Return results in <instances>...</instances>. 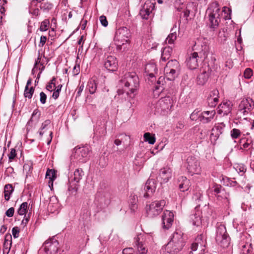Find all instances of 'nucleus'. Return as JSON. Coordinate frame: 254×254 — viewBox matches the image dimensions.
<instances>
[{
	"instance_id": "6",
	"label": "nucleus",
	"mask_w": 254,
	"mask_h": 254,
	"mask_svg": "<svg viewBox=\"0 0 254 254\" xmlns=\"http://www.w3.org/2000/svg\"><path fill=\"white\" fill-rule=\"evenodd\" d=\"M193 50L195 51L194 53H198L200 60L204 61L209 52L208 40L203 37L198 38L195 41Z\"/></svg>"
},
{
	"instance_id": "25",
	"label": "nucleus",
	"mask_w": 254,
	"mask_h": 254,
	"mask_svg": "<svg viewBox=\"0 0 254 254\" xmlns=\"http://www.w3.org/2000/svg\"><path fill=\"white\" fill-rule=\"evenodd\" d=\"M135 239V245L137 248V254H146L148 252V249L146 248L145 244L140 241V238L137 237Z\"/></svg>"
},
{
	"instance_id": "30",
	"label": "nucleus",
	"mask_w": 254,
	"mask_h": 254,
	"mask_svg": "<svg viewBox=\"0 0 254 254\" xmlns=\"http://www.w3.org/2000/svg\"><path fill=\"white\" fill-rule=\"evenodd\" d=\"M172 53V48L169 46L165 47L162 50L161 60L163 62H166L171 57Z\"/></svg>"
},
{
	"instance_id": "37",
	"label": "nucleus",
	"mask_w": 254,
	"mask_h": 254,
	"mask_svg": "<svg viewBox=\"0 0 254 254\" xmlns=\"http://www.w3.org/2000/svg\"><path fill=\"white\" fill-rule=\"evenodd\" d=\"M27 207H28V203L27 202H24L23 203H22L17 211V213L18 214H19V215H25V217L26 216V212H27Z\"/></svg>"
},
{
	"instance_id": "49",
	"label": "nucleus",
	"mask_w": 254,
	"mask_h": 254,
	"mask_svg": "<svg viewBox=\"0 0 254 254\" xmlns=\"http://www.w3.org/2000/svg\"><path fill=\"white\" fill-rule=\"evenodd\" d=\"M62 86L63 85L62 84H60L57 87L56 89L54 90V92L52 95V97L54 99H57L59 97L60 92L61 90Z\"/></svg>"
},
{
	"instance_id": "29",
	"label": "nucleus",
	"mask_w": 254,
	"mask_h": 254,
	"mask_svg": "<svg viewBox=\"0 0 254 254\" xmlns=\"http://www.w3.org/2000/svg\"><path fill=\"white\" fill-rule=\"evenodd\" d=\"M57 171L54 169L48 168L46 173V178L49 179V183H51L52 187L53 186V182L57 178Z\"/></svg>"
},
{
	"instance_id": "64",
	"label": "nucleus",
	"mask_w": 254,
	"mask_h": 254,
	"mask_svg": "<svg viewBox=\"0 0 254 254\" xmlns=\"http://www.w3.org/2000/svg\"><path fill=\"white\" fill-rule=\"evenodd\" d=\"M134 250L131 248H127L124 249L123 251V254H133Z\"/></svg>"
},
{
	"instance_id": "3",
	"label": "nucleus",
	"mask_w": 254,
	"mask_h": 254,
	"mask_svg": "<svg viewBox=\"0 0 254 254\" xmlns=\"http://www.w3.org/2000/svg\"><path fill=\"white\" fill-rule=\"evenodd\" d=\"M208 24L214 31L219 26L220 22L221 9L218 2L215 1L210 3L206 10Z\"/></svg>"
},
{
	"instance_id": "55",
	"label": "nucleus",
	"mask_w": 254,
	"mask_h": 254,
	"mask_svg": "<svg viewBox=\"0 0 254 254\" xmlns=\"http://www.w3.org/2000/svg\"><path fill=\"white\" fill-rule=\"evenodd\" d=\"M16 150L14 148H11L9 154L8 155L9 160L12 161L16 157Z\"/></svg>"
},
{
	"instance_id": "15",
	"label": "nucleus",
	"mask_w": 254,
	"mask_h": 254,
	"mask_svg": "<svg viewBox=\"0 0 254 254\" xmlns=\"http://www.w3.org/2000/svg\"><path fill=\"white\" fill-rule=\"evenodd\" d=\"M254 106V103L250 98L243 99L238 106V111L243 115L251 112Z\"/></svg>"
},
{
	"instance_id": "27",
	"label": "nucleus",
	"mask_w": 254,
	"mask_h": 254,
	"mask_svg": "<svg viewBox=\"0 0 254 254\" xmlns=\"http://www.w3.org/2000/svg\"><path fill=\"white\" fill-rule=\"evenodd\" d=\"M209 67H207V70H203L197 76V81L199 84L203 85L207 80L209 76Z\"/></svg>"
},
{
	"instance_id": "20",
	"label": "nucleus",
	"mask_w": 254,
	"mask_h": 254,
	"mask_svg": "<svg viewBox=\"0 0 254 254\" xmlns=\"http://www.w3.org/2000/svg\"><path fill=\"white\" fill-rule=\"evenodd\" d=\"M155 5L149 1H146L140 10L139 14L141 17L147 19L150 14L152 12Z\"/></svg>"
},
{
	"instance_id": "9",
	"label": "nucleus",
	"mask_w": 254,
	"mask_h": 254,
	"mask_svg": "<svg viewBox=\"0 0 254 254\" xmlns=\"http://www.w3.org/2000/svg\"><path fill=\"white\" fill-rule=\"evenodd\" d=\"M60 236V234H58L47 240L43 244L40 251L45 252L46 254H56L59 249V242L56 238H59Z\"/></svg>"
},
{
	"instance_id": "43",
	"label": "nucleus",
	"mask_w": 254,
	"mask_h": 254,
	"mask_svg": "<svg viewBox=\"0 0 254 254\" xmlns=\"http://www.w3.org/2000/svg\"><path fill=\"white\" fill-rule=\"evenodd\" d=\"M201 116V113H199V111L197 110H194L190 115V119L192 121H196L200 122V117Z\"/></svg>"
},
{
	"instance_id": "17",
	"label": "nucleus",
	"mask_w": 254,
	"mask_h": 254,
	"mask_svg": "<svg viewBox=\"0 0 254 254\" xmlns=\"http://www.w3.org/2000/svg\"><path fill=\"white\" fill-rule=\"evenodd\" d=\"M104 65L110 71H116L118 66L116 58L113 56H108L104 60Z\"/></svg>"
},
{
	"instance_id": "39",
	"label": "nucleus",
	"mask_w": 254,
	"mask_h": 254,
	"mask_svg": "<svg viewBox=\"0 0 254 254\" xmlns=\"http://www.w3.org/2000/svg\"><path fill=\"white\" fill-rule=\"evenodd\" d=\"M35 88L32 86L30 88L25 87L23 95L25 98L31 99L34 93Z\"/></svg>"
},
{
	"instance_id": "41",
	"label": "nucleus",
	"mask_w": 254,
	"mask_h": 254,
	"mask_svg": "<svg viewBox=\"0 0 254 254\" xmlns=\"http://www.w3.org/2000/svg\"><path fill=\"white\" fill-rule=\"evenodd\" d=\"M174 29L172 28L171 30V33L168 36L166 39V42L169 44H173L174 41L177 38V33L176 31H174Z\"/></svg>"
},
{
	"instance_id": "40",
	"label": "nucleus",
	"mask_w": 254,
	"mask_h": 254,
	"mask_svg": "<svg viewBox=\"0 0 254 254\" xmlns=\"http://www.w3.org/2000/svg\"><path fill=\"white\" fill-rule=\"evenodd\" d=\"M39 110L38 109H35L32 114V115H31V118L28 121V122H27V126H32V122H33L34 121H38V119H39V116H40V113L37 115L38 113H39Z\"/></svg>"
},
{
	"instance_id": "11",
	"label": "nucleus",
	"mask_w": 254,
	"mask_h": 254,
	"mask_svg": "<svg viewBox=\"0 0 254 254\" xmlns=\"http://www.w3.org/2000/svg\"><path fill=\"white\" fill-rule=\"evenodd\" d=\"M206 245V241L203 235L197 236L195 242L191 244V252L190 254H203Z\"/></svg>"
},
{
	"instance_id": "38",
	"label": "nucleus",
	"mask_w": 254,
	"mask_h": 254,
	"mask_svg": "<svg viewBox=\"0 0 254 254\" xmlns=\"http://www.w3.org/2000/svg\"><path fill=\"white\" fill-rule=\"evenodd\" d=\"M144 140L146 142H148L150 144H153L156 140L155 134H151L149 132H146L143 135Z\"/></svg>"
},
{
	"instance_id": "7",
	"label": "nucleus",
	"mask_w": 254,
	"mask_h": 254,
	"mask_svg": "<svg viewBox=\"0 0 254 254\" xmlns=\"http://www.w3.org/2000/svg\"><path fill=\"white\" fill-rule=\"evenodd\" d=\"M215 240L217 244L222 248H225L229 246L230 238L224 225L220 224L217 227Z\"/></svg>"
},
{
	"instance_id": "26",
	"label": "nucleus",
	"mask_w": 254,
	"mask_h": 254,
	"mask_svg": "<svg viewBox=\"0 0 254 254\" xmlns=\"http://www.w3.org/2000/svg\"><path fill=\"white\" fill-rule=\"evenodd\" d=\"M156 65L154 64H147L145 67V72L151 78L154 77L155 73L157 72Z\"/></svg>"
},
{
	"instance_id": "54",
	"label": "nucleus",
	"mask_w": 254,
	"mask_h": 254,
	"mask_svg": "<svg viewBox=\"0 0 254 254\" xmlns=\"http://www.w3.org/2000/svg\"><path fill=\"white\" fill-rule=\"evenodd\" d=\"M20 232V229L17 227H14L12 229V234L14 239L17 238L19 237V234Z\"/></svg>"
},
{
	"instance_id": "59",
	"label": "nucleus",
	"mask_w": 254,
	"mask_h": 254,
	"mask_svg": "<svg viewBox=\"0 0 254 254\" xmlns=\"http://www.w3.org/2000/svg\"><path fill=\"white\" fill-rule=\"evenodd\" d=\"M47 95L43 92H41L40 93V101L41 104H44L46 102Z\"/></svg>"
},
{
	"instance_id": "4",
	"label": "nucleus",
	"mask_w": 254,
	"mask_h": 254,
	"mask_svg": "<svg viewBox=\"0 0 254 254\" xmlns=\"http://www.w3.org/2000/svg\"><path fill=\"white\" fill-rule=\"evenodd\" d=\"M186 243L183 234L181 232H174L170 241L166 245L165 250L171 254H177L182 250Z\"/></svg>"
},
{
	"instance_id": "23",
	"label": "nucleus",
	"mask_w": 254,
	"mask_h": 254,
	"mask_svg": "<svg viewBox=\"0 0 254 254\" xmlns=\"http://www.w3.org/2000/svg\"><path fill=\"white\" fill-rule=\"evenodd\" d=\"M178 183L179 188L181 191L185 192L189 190L190 186V182L186 177H180L178 179Z\"/></svg>"
},
{
	"instance_id": "45",
	"label": "nucleus",
	"mask_w": 254,
	"mask_h": 254,
	"mask_svg": "<svg viewBox=\"0 0 254 254\" xmlns=\"http://www.w3.org/2000/svg\"><path fill=\"white\" fill-rule=\"evenodd\" d=\"M56 78L53 77L51 80L50 82L46 86V89L50 92H52L56 89L57 87L56 86Z\"/></svg>"
},
{
	"instance_id": "52",
	"label": "nucleus",
	"mask_w": 254,
	"mask_h": 254,
	"mask_svg": "<svg viewBox=\"0 0 254 254\" xmlns=\"http://www.w3.org/2000/svg\"><path fill=\"white\" fill-rule=\"evenodd\" d=\"M241 131L240 130L234 128L231 131V136L233 139L237 138L240 135Z\"/></svg>"
},
{
	"instance_id": "12",
	"label": "nucleus",
	"mask_w": 254,
	"mask_h": 254,
	"mask_svg": "<svg viewBox=\"0 0 254 254\" xmlns=\"http://www.w3.org/2000/svg\"><path fill=\"white\" fill-rule=\"evenodd\" d=\"M187 169L191 175L199 174L201 172V167L198 160L193 156H190L187 159Z\"/></svg>"
},
{
	"instance_id": "14",
	"label": "nucleus",
	"mask_w": 254,
	"mask_h": 254,
	"mask_svg": "<svg viewBox=\"0 0 254 254\" xmlns=\"http://www.w3.org/2000/svg\"><path fill=\"white\" fill-rule=\"evenodd\" d=\"M156 188V184L154 180L148 179L141 190L144 197L148 198L152 196Z\"/></svg>"
},
{
	"instance_id": "8",
	"label": "nucleus",
	"mask_w": 254,
	"mask_h": 254,
	"mask_svg": "<svg viewBox=\"0 0 254 254\" xmlns=\"http://www.w3.org/2000/svg\"><path fill=\"white\" fill-rule=\"evenodd\" d=\"M90 151L91 148L89 146L76 147L71 155V160H75L82 163L85 162L89 158Z\"/></svg>"
},
{
	"instance_id": "57",
	"label": "nucleus",
	"mask_w": 254,
	"mask_h": 254,
	"mask_svg": "<svg viewBox=\"0 0 254 254\" xmlns=\"http://www.w3.org/2000/svg\"><path fill=\"white\" fill-rule=\"evenodd\" d=\"M132 201H130V208L131 211H135L137 208L136 198L134 196L132 198Z\"/></svg>"
},
{
	"instance_id": "19",
	"label": "nucleus",
	"mask_w": 254,
	"mask_h": 254,
	"mask_svg": "<svg viewBox=\"0 0 254 254\" xmlns=\"http://www.w3.org/2000/svg\"><path fill=\"white\" fill-rule=\"evenodd\" d=\"M172 170L169 167L166 166L160 169L157 178L161 181V183H165L172 178Z\"/></svg>"
},
{
	"instance_id": "53",
	"label": "nucleus",
	"mask_w": 254,
	"mask_h": 254,
	"mask_svg": "<svg viewBox=\"0 0 254 254\" xmlns=\"http://www.w3.org/2000/svg\"><path fill=\"white\" fill-rule=\"evenodd\" d=\"M253 74V71L252 69L250 68H247L245 69L244 76L245 78L250 79Z\"/></svg>"
},
{
	"instance_id": "60",
	"label": "nucleus",
	"mask_w": 254,
	"mask_h": 254,
	"mask_svg": "<svg viewBox=\"0 0 254 254\" xmlns=\"http://www.w3.org/2000/svg\"><path fill=\"white\" fill-rule=\"evenodd\" d=\"M14 213V208L12 207L9 208L8 209L5 213V214L6 216L8 217H11L13 216Z\"/></svg>"
},
{
	"instance_id": "46",
	"label": "nucleus",
	"mask_w": 254,
	"mask_h": 254,
	"mask_svg": "<svg viewBox=\"0 0 254 254\" xmlns=\"http://www.w3.org/2000/svg\"><path fill=\"white\" fill-rule=\"evenodd\" d=\"M49 25V20L48 19H45L41 22L39 30L41 31H46L48 29Z\"/></svg>"
},
{
	"instance_id": "62",
	"label": "nucleus",
	"mask_w": 254,
	"mask_h": 254,
	"mask_svg": "<svg viewBox=\"0 0 254 254\" xmlns=\"http://www.w3.org/2000/svg\"><path fill=\"white\" fill-rule=\"evenodd\" d=\"M12 242V236L10 234H6L4 237V241L3 244L9 245V243Z\"/></svg>"
},
{
	"instance_id": "34",
	"label": "nucleus",
	"mask_w": 254,
	"mask_h": 254,
	"mask_svg": "<svg viewBox=\"0 0 254 254\" xmlns=\"http://www.w3.org/2000/svg\"><path fill=\"white\" fill-rule=\"evenodd\" d=\"M14 191V188L12 185L8 184L5 185L4 188V198L6 201H8L10 199V195Z\"/></svg>"
},
{
	"instance_id": "32",
	"label": "nucleus",
	"mask_w": 254,
	"mask_h": 254,
	"mask_svg": "<svg viewBox=\"0 0 254 254\" xmlns=\"http://www.w3.org/2000/svg\"><path fill=\"white\" fill-rule=\"evenodd\" d=\"M172 68L175 69L176 70H180L179 63L177 60H174L169 61L164 68V71H168L169 69Z\"/></svg>"
},
{
	"instance_id": "33",
	"label": "nucleus",
	"mask_w": 254,
	"mask_h": 254,
	"mask_svg": "<svg viewBox=\"0 0 254 254\" xmlns=\"http://www.w3.org/2000/svg\"><path fill=\"white\" fill-rule=\"evenodd\" d=\"M180 70H176L175 69H169L168 71H164L165 75L168 80L171 81L175 79L179 73Z\"/></svg>"
},
{
	"instance_id": "35",
	"label": "nucleus",
	"mask_w": 254,
	"mask_h": 254,
	"mask_svg": "<svg viewBox=\"0 0 254 254\" xmlns=\"http://www.w3.org/2000/svg\"><path fill=\"white\" fill-rule=\"evenodd\" d=\"M190 220L194 226H199L201 223V219L199 213L191 214L190 215Z\"/></svg>"
},
{
	"instance_id": "28",
	"label": "nucleus",
	"mask_w": 254,
	"mask_h": 254,
	"mask_svg": "<svg viewBox=\"0 0 254 254\" xmlns=\"http://www.w3.org/2000/svg\"><path fill=\"white\" fill-rule=\"evenodd\" d=\"M97 87V82L95 79L92 78L88 81L86 90L88 91L91 94H93L96 92Z\"/></svg>"
},
{
	"instance_id": "1",
	"label": "nucleus",
	"mask_w": 254,
	"mask_h": 254,
	"mask_svg": "<svg viewBox=\"0 0 254 254\" xmlns=\"http://www.w3.org/2000/svg\"><path fill=\"white\" fill-rule=\"evenodd\" d=\"M120 85L124 89H118L119 96L124 98L125 100L133 98L139 86L138 77L135 72H127L120 79Z\"/></svg>"
},
{
	"instance_id": "16",
	"label": "nucleus",
	"mask_w": 254,
	"mask_h": 254,
	"mask_svg": "<svg viewBox=\"0 0 254 254\" xmlns=\"http://www.w3.org/2000/svg\"><path fill=\"white\" fill-rule=\"evenodd\" d=\"M173 220V213L169 210L164 211L162 216V225L163 229H169L172 225Z\"/></svg>"
},
{
	"instance_id": "24",
	"label": "nucleus",
	"mask_w": 254,
	"mask_h": 254,
	"mask_svg": "<svg viewBox=\"0 0 254 254\" xmlns=\"http://www.w3.org/2000/svg\"><path fill=\"white\" fill-rule=\"evenodd\" d=\"M201 113V116L200 117V122L203 123H207L211 121L213 118L215 111L213 110L211 111H204Z\"/></svg>"
},
{
	"instance_id": "18",
	"label": "nucleus",
	"mask_w": 254,
	"mask_h": 254,
	"mask_svg": "<svg viewBox=\"0 0 254 254\" xmlns=\"http://www.w3.org/2000/svg\"><path fill=\"white\" fill-rule=\"evenodd\" d=\"M202 62L200 60L199 55L198 53H194L191 54L190 56L186 60L187 65L190 69H196L198 66V63Z\"/></svg>"
},
{
	"instance_id": "22",
	"label": "nucleus",
	"mask_w": 254,
	"mask_h": 254,
	"mask_svg": "<svg viewBox=\"0 0 254 254\" xmlns=\"http://www.w3.org/2000/svg\"><path fill=\"white\" fill-rule=\"evenodd\" d=\"M232 103L230 101L221 103L218 107L217 110L218 114L227 115L232 110Z\"/></svg>"
},
{
	"instance_id": "58",
	"label": "nucleus",
	"mask_w": 254,
	"mask_h": 254,
	"mask_svg": "<svg viewBox=\"0 0 254 254\" xmlns=\"http://www.w3.org/2000/svg\"><path fill=\"white\" fill-rule=\"evenodd\" d=\"M201 197H202V194L200 191H199L198 192H196L195 194H193L192 198L197 203H198L199 202V201L201 200Z\"/></svg>"
},
{
	"instance_id": "48",
	"label": "nucleus",
	"mask_w": 254,
	"mask_h": 254,
	"mask_svg": "<svg viewBox=\"0 0 254 254\" xmlns=\"http://www.w3.org/2000/svg\"><path fill=\"white\" fill-rule=\"evenodd\" d=\"M40 9L38 7H32L31 3L29 6V12L33 15L38 16L40 14Z\"/></svg>"
},
{
	"instance_id": "51",
	"label": "nucleus",
	"mask_w": 254,
	"mask_h": 254,
	"mask_svg": "<svg viewBox=\"0 0 254 254\" xmlns=\"http://www.w3.org/2000/svg\"><path fill=\"white\" fill-rule=\"evenodd\" d=\"M251 251L250 245L245 244L242 246L241 254H248Z\"/></svg>"
},
{
	"instance_id": "21",
	"label": "nucleus",
	"mask_w": 254,
	"mask_h": 254,
	"mask_svg": "<svg viewBox=\"0 0 254 254\" xmlns=\"http://www.w3.org/2000/svg\"><path fill=\"white\" fill-rule=\"evenodd\" d=\"M219 92L217 89L211 91L208 95L206 101L208 106L210 107H214L219 101Z\"/></svg>"
},
{
	"instance_id": "63",
	"label": "nucleus",
	"mask_w": 254,
	"mask_h": 254,
	"mask_svg": "<svg viewBox=\"0 0 254 254\" xmlns=\"http://www.w3.org/2000/svg\"><path fill=\"white\" fill-rule=\"evenodd\" d=\"M84 88V83L79 84L77 91L76 97L80 96Z\"/></svg>"
},
{
	"instance_id": "42",
	"label": "nucleus",
	"mask_w": 254,
	"mask_h": 254,
	"mask_svg": "<svg viewBox=\"0 0 254 254\" xmlns=\"http://www.w3.org/2000/svg\"><path fill=\"white\" fill-rule=\"evenodd\" d=\"M224 13V18L225 20L230 19L231 18V9L227 7L226 6H224L222 10H221V14Z\"/></svg>"
},
{
	"instance_id": "2",
	"label": "nucleus",
	"mask_w": 254,
	"mask_h": 254,
	"mask_svg": "<svg viewBox=\"0 0 254 254\" xmlns=\"http://www.w3.org/2000/svg\"><path fill=\"white\" fill-rule=\"evenodd\" d=\"M84 175L81 169H76L73 173L68 175V188L66 201L73 200L75 198L78 189V184Z\"/></svg>"
},
{
	"instance_id": "47",
	"label": "nucleus",
	"mask_w": 254,
	"mask_h": 254,
	"mask_svg": "<svg viewBox=\"0 0 254 254\" xmlns=\"http://www.w3.org/2000/svg\"><path fill=\"white\" fill-rule=\"evenodd\" d=\"M119 138L122 141V143L127 146V143L130 141V137L128 135L125 134H121L118 136Z\"/></svg>"
},
{
	"instance_id": "44",
	"label": "nucleus",
	"mask_w": 254,
	"mask_h": 254,
	"mask_svg": "<svg viewBox=\"0 0 254 254\" xmlns=\"http://www.w3.org/2000/svg\"><path fill=\"white\" fill-rule=\"evenodd\" d=\"M165 82V79L164 77L160 76L157 82V85L155 87V90L160 89L162 91L164 88L162 86L164 85V83Z\"/></svg>"
},
{
	"instance_id": "50",
	"label": "nucleus",
	"mask_w": 254,
	"mask_h": 254,
	"mask_svg": "<svg viewBox=\"0 0 254 254\" xmlns=\"http://www.w3.org/2000/svg\"><path fill=\"white\" fill-rule=\"evenodd\" d=\"M223 190L222 187L219 185H215L213 187V191L215 195L221 193Z\"/></svg>"
},
{
	"instance_id": "10",
	"label": "nucleus",
	"mask_w": 254,
	"mask_h": 254,
	"mask_svg": "<svg viewBox=\"0 0 254 254\" xmlns=\"http://www.w3.org/2000/svg\"><path fill=\"white\" fill-rule=\"evenodd\" d=\"M165 205L166 201L164 199L156 200L148 205H146V211L147 216L150 218H153L158 215L162 211Z\"/></svg>"
},
{
	"instance_id": "31",
	"label": "nucleus",
	"mask_w": 254,
	"mask_h": 254,
	"mask_svg": "<svg viewBox=\"0 0 254 254\" xmlns=\"http://www.w3.org/2000/svg\"><path fill=\"white\" fill-rule=\"evenodd\" d=\"M53 4L50 2L41 3L38 6L41 11L44 13H48L53 9Z\"/></svg>"
},
{
	"instance_id": "36",
	"label": "nucleus",
	"mask_w": 254,
	"mask_h": 254,
	"mask_svg": "<svg viewBox=\"0 0 254 254\" xmlns=\"http://www.w3.org/2000/svg\"><path fill=\"white\" fill-rule=\"evenodd\" d=\"M236 171L241 176H243L247 170L246 166L243 164H237L234 166Z\"/></svg>"
},
{
	"instance_id": "13",
	"label": "nucleus",
	"mask_w": 254,
	"mask_h": 254,
	"mask_svg": "<svg viewBox=\"0 0 254 254\" xmlns=\"http://www.w3.org/2000/svg\"><path fill=\"white\" fill-rule=\"evenodd\" d=\"M130 36L129 30L126 27H122L117 30L115 39L120 43L119 44L123 45L129 41Z\"/></svg>"
},
{
	"instance_id": "61",
	"label": "nucleus",
	"mask_w": 254,
	"mask_h": 254,
	"mask_svg": "<svg viewBox=\"0 0 254 254\" xmlns=\"http://www.w3.org/2000/svg\"><path fill=\"white\" fill-rule=\"evenodd\" d=\"M100 21L101 24L104 26L107 27L108 25V22L107 20L106 17L104 15H102L100 17Z\"/></svg>"
},
{
	"instance_id": "5",
	"label": "nucleus",
	"mask_w": 254,
	"mask_h": 254,
	"mask_svg": "<svg viewBox=\"0 0 254 254\" xmlns=\"http://www.w3.org/2000/svg\"><path fill=\"white\" fill-rule=\"evenodd\" d=\"M173 104V98L169 96H167L160 98L157 101L153 103L151 109L154 110L155 114L165 116L171 112Z\"/></svg>"
},
{
	"instance_id": "56",
	"label": "nucleus",
	"mask_w": 254,
	"mask_h": 254,
	"mask_svg": "<svg viewBox=\"0 0 254 254\" xmlns=\"http://www.w3.org/2000/svg\"><path fill=\"white\" fill-rule=\"evenodd\" d=\"M11 242L9 243V245L5 244V243L3 244V254H5V253H6V254H8L11 248Z\"/></svg>"
}]
</instances>
